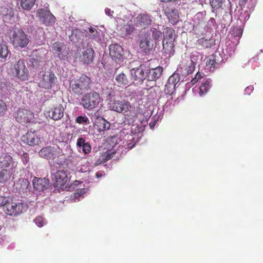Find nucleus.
Returning a JSON list of instances; mask_svg holds the SVG:
<instances>
[{
  "instance_id": "obj_1",
  "label": "nucleus",
  "mask_w": 263,
  "mask_h": 263,
  "mask_svg": "<svg viewBox=\"0 0 263 263\" xmlns=\"http://www.w3.org/2000/svg\"><path fill=\"white\" fill-rule=\"evenodd\" d=\"M91 84L90 78L85 74H82L79 78H74L70 81L69 88L73 93L80 96L90 89Z\"/></svg>"
},
{
  "instance_id": "obj_2",
  "label": "nucleus",
  "mask_w": 263,
  "mask_h": 263,
  "mask_svg": "<svg viewBox=\"0 0 263 263\" xmlns=\"http://www.w3.org/2000/svg\"><path fill=\"white\" fill-rule=\"evenodd\" d=\"M101 101L100 94L93 90L85 93L81 98L80 104L88 110L97 107Z\"/></svg>"
},
{
  "instance_id": "obj_3",
  "label": "nucleus",
  "mask_w": 263,
  "mask_h": 263,
  "mask_svg": "<svg viewBox=\"0 0 263 263\" xmlns=\"http://www.w3.org/2000/svg\"><path fill=\"white\" fill-rule=\"evenodd\" d=\"M57 78L52 71H44L40 73L39 78V86L45 89H51L57 83Z\"/></svg>"
},
{
  "instance_id": "obj_4",
  "label": "nucleus",
  "mask_w": 263,
  "mask_h": 263,
  "mask_svg": "<svg viewBox=\"0 0 263 263\" xmlns=\"http://www.w3.org/2000/svg\"><path fill=\"white\" fill-rule=\"evenodd\" d=\"M28 208V205L25 203L10 202L8 200L4 211L8 215L15 216L26 212Z\"/></svg>"
},
{
  "instance_id": "obj_5",
  "label": "nucleus",
  "mask_w": 263,
  "mask_h": 263,
  "mask_svg": "<svg viewBox=\"0 0 263 263\" xmlns=\"http://www.w3.org/2000/svg\"><path fill=\"white\" fill-rule=\"evenodd\" d=\"M11 39L14 47L24 48L29 42L28 35L22 29L15 30L12 34Z\"/></svg>"
},
{
  "instance_id": "obj_6",
  "label": "nucleus",
  "mask_w": 263,
  "mask_h": 263,
  "mask_svg": "<svg viewBox=\"0 0 263 263\" xmlns=\"http://www.w3.org/2000/svg\"><path fill=\"white\" fill-rule=\"evenodd\" d=\"M36 16L41 24L46 26H53L56 21L55 17L50 10L44 8H39L37 10Z\"/></svg>"
},
{
  "instance_id": "obj_7",
  "label": "nucleus",
  "mask_w": 263,
  "mask_h": 263,
  "mask_svg": "<svg viewBox=\"0 0 263 263\" xmlns=\"http://www.w3.org/2000/svg\"><path fill=\"white\" fill-rule=\"evenodd\" d=\"M34 119V114L29 109L19 108L16 112L15 119L22 125L32 123Z\"/></svg>"
},
{
  "instance_id": "obj_8",
  "label": "nucleus",
  "mask_w": 263,
  "mask_h": 263,
  "mask_svg": "<svg viewBox=\"0 0 263 263\" xmlns=\"http://www.w3.org/2000/svg\"><path fill=\"white\" fill-rule=\"evenodd\" d=\"M22 141L30 146L39 145L41 143V137L37 130H28L22 137Z\"/></svg>"
},
{
  "instance_id": "obj_9",
  "label": "nucleus",
  "mask_w": 263,
  "mask_h": 263,
  "mask_svg": "<svg viewBox=\"0 0 263 263\" xmlns=\"http://www.w3.org/2000/svg\"><path fill=\"white\" fill-rule=\"evenodd\" d=\"M13 73L21 80L25 81L28 79L29 72L23 60H19L14 65Z\"/></svg>"
},
{
  "instance_id": "obj_10",
  "label": "nucleus",
  "mask_w": 263,
  "mask_h": 263,
  "mask_svg": "<svg viewBox=\"0 0 263 263\" xmlns=\"http://www.w3.org/2000/svg\"><path fill=\"white\" fill-rule=\"evenodd\" d=\"M223 61L222 58L218 52H215L206 58V67L210 71H214Z\"/></svg>"
},
{
  "instance_id": "obj_11",
  "label": "nucleus",
  "mask_w": 263,
  "mask_h": 263,
  "mask_svg": "<svg viewBox=\"0 0 263 263\" xmlns=\"http://www.w3.org/2000/svg\"><path fill=\"white\" fill-rule=\"evenodd\" d=\"M133 70H134V74H133L134 79L133 83L135 85L142 84L144 80L147 78V71L145 70V66L141 65L138 68H133Z\"/></svg>"
},
{
  "instance_id": "obj_12",
  "label": "nucleus",
  "mask_w": 263,
  "mask_h": 263,
  "mask_svg": "<svg viewBox=\"0 0 263 263\" xmlns=\"http://www.w3.org/2000/svg\"><path fill=\"white\" fill-rule=\"evenodd\" d=\"M59 154V148L52 146L43 147L39 152V154L41 157L47 160L53 159Z\"/></svg>"
},
{
  "instance_id": "obj_13",
  "label": "nucleus",
  "mask_w": 263,
  "mask_h": 263,
  "mask_svg": "<svg viewBox=\"0 0 263 263\" xmlns=\"http://www.w3.org/2000/svg\"><path fill=\"white\" fill-rule=\"evenodd\" d=\"M95 127L100 135H104V132L110 129V123L102 117H97L95 122Z\"/></svg>"
},
{
  "instance_id": "obj_14",
  "label": "nucleus",
  "mask_w": 263,
  "mask_h": 263,
  "mask_svg": "<svg viewBox=\"0 0 263 263\" xmlns=\"http://www.w3.org/2000/svg\"><path fill=\"white\" fill-rule=\"evenodd\" d=\"M52 179L56 186H64L68 180L67 172L63 170L57 171L54 174Z\"/></svg>"
},
{
  "instance_id": "obj_15",
  "label": "nucleus",
  "mask_w": 263,
  "mask_h": 263,
  "mask_svg": "<svg viewBox=\"0 0 263 263\" xmlns=\"http://www.w3.org/2000/svg\"><path fill=\"white\" fill-rule=\"evenodd\" d=\"M152 20L151 16L147 14H140L136 18L135 24L142 28H146L151 25Z\"/></svg>"
},
{
  "instance_id": "obj_16",
  "label": "nucleus",
  "mask_w": 263,
  "mask_h": 263,
  "mask_svg": "<svg viewBox=\"0 0 263 263\" xmlns=\"http://www.w3.org/2000/svg\"><path fill=\"white\" fill-rule=\"evenodd\" d=\"M199 49L210 48L215 45V40L212 37H203L198 39L196 43Z\"/></svg>"
},
{
  "instance_id": "obj_17",
  "label": "nucleus",
  "mask_w": 263,
  "mask_h": 263,
  "mask_svg": "<svg viewBox=\"0 0 263 263\" xmlns=\"http://www.w3.org/2000/svg\"><path fill=\"white\" fill-rule=\"evenodd\" d=\"M95 51L91 47L84 49L82 54L80 56V60L84 64L88 65L91 63L94 59Z\"/></svg>"
},
{
  "instance_id": "obj_18",
  "label": "nucleus",
  "mask_w": 263,
  "mask_h": 263,
  "mask_svg": "<svg viewBox=\"0 0 263 263\" xmlns=\"http://www.w3.org/2000/svg\"><path fill=\"white\" fill-rule=\"evenodd\" d=\"M163 68L161 66H158L156 68L149 69L147 70V80L148 81L155 82L160 78L162 75Z\"/></svg>"
},
{
  "instance_id": "obj_19",
  "label": "nucleus",
  "mask_w": 263,
  "mask_h": 263,
  "mask_svg": "<svg viewBox=\"0 0 263 263\" xmlns=\"http://www.w3.org/2000/svg\"><path fill=\"white\" fill-rule=\"evenodd\" d=\"M66 46L64 43L55 42L53 44L52 50L60 60H64L66 58L67 51H65Z\"/></svg>"
},
{
  "instance_id": "obj_20",
  "label": "nucleus",
  "mask_w": 263,
  "mask_h": 263,
  "mask_svg": "<svg viewBox=\"0 0 263 263\" xmlns=\"http://www.w3.org/2000/svg\"><path fill=\"white\" fill-rule=\"evenodd\" d=\"M164 10L169 23L175 25L179 21V13L177 10L167 7L164 8Z\"/></svg>"
},
{
  "instance_id": "obj_21",
  "label": "nucleus",
  "mask_w": 263,
  "mask_h": 263,
  "mask_svg": "<svg viewBox=\"0 0 263 263\" xmlns=\"http://www.w3.org/2000/svg\"><path fill=\"white\" fill-rule=\"evenodd\" d=\"M130 106L129 103L124 101H114L111 103L110 107L112 110L119 112H126Z\"/></svg>"
},
{
  "instance_id": "obj_22",
  "label": "nucleus",
  "mask_w": 263,
  "mask_h": 263,
  "mask_svg": "<svg viewBox=\"0 0 263 263\" xmlns=\"http://www.w3.org/2000/svg\"><path fill=\"white\" fill-rule=\"evenodd\" d=\"M123 54L122 47L117 44H111L109 46V54L112 59L120 60Z\"/></svg>"
},
{
  "instance_id": "obj_23",
  "label": "nucleus",
  "mask_w": 263,
  "mask_h": 263,
  "mask_svg": "<svg viewBox=\"0 0 263 263\" xmlns=\"http://www.w3.org/2000/svg\"><path fill=\"white\" fill-rule=\"evenodd\" d=\"M64 108L62 104H59L49 112V116L54 120L61 119L64 116Z\"/></svg>"
},
{
  "instance_id": "obj_24",
  "label": "nucleus",
  "mask_w": 263,
  "mask_h": 263,
  "mask_svg": "<svg viewBox=\"0 0 263 263\" xmlns=\"http://www.w3.org/2000/svg\"><path fill=\"white\" fill-rule=\"evenodd\" d=\"M49 184V180L45 178H35L33 180V185L34 188L39 191H44L46 189Z\"/></svg>"
},
{
  "instance_id": "obj_25",
  "label": "nucleus",
  "mask_w": 263,
  "mask_h": 263,
  "mask_svg": "<svg viewBox=\"0 0 263 263\" xmlns=\"http://www.w3.org/2000/svg\"><path fill=\"white\" fill-rule=\"evenodd\" d=\"M163 35L164 41L174 42L176 39L175 30L171 27H166L163 31Z\"/></svg>"
},
{
  "instance_id": "obj_26",
  "label": "nucleus",
  "mask_w": 263,
  "mask_h": 263,
  "mask_svg": "<svg viewBox=\"0 0 263 263\" xmlns=\"http://www.w3.org/2000/svg\"><path fill=\"white\" fill-rule=\"evenodd\" d=\"M13 160L11 156L3 154L0 157V168L2 170L9 167L12 163Z\"/></svg>"
},
{
  "instance_id": "obj_27",
  "label": "nucleus",
  "mask_w": 263,
  "mask_h": 263,
  "mask_svg": "<svg viewBox=\"0 0 263 263\" xmlns=\"http://www.w3.org/2000/svg\"><path fill=\"white\" fill-rule=\"evenodd\" d=\"M211 80L207 79L203 80L201 83L200 87H199V95L200 96L204 95L209 91L211 87Z\"/></svg>"
},
{
  "instance_id": "obj_28",
  "label": "nucleus",
  "mask_w": 263,
  "mask_h": 263,
  "mask_svg": "<svg viewBox=\"0 0 263 263\" xmlns=\"http://www.w3.org/2000/svg\"><path fill=\"white\" fill-rule=\"evenodd\" d=\"M174 47V42L163 41V49L166 54H173L175 52Z\"/></svg>"
},
{
  "instance_id": "obj_29",
  "label": "nucleus",
  "mask_w": 263,
  "mask_h": 263,
  "mask_svg": "<svg viewBox=\"0 0 263 263\" xmlns=\"http://www.w3.org/2000/svg\"><path fill=\"white\" fill-rule=\"evenodd\" d=\"M20 6L24 10L29 11L34 6L36 0H18Z\"/></svg>"
},
{
  "instance_id": "obj_30",
  "label": "nucleus",
  "mask_w": 263,
  "mask_h": 263,
  "mask_svg": "<svg viewBox=\"0 0 263 263\" xmlns=\"http://www.w3.org/2000/svg\"><path fill=\"white\" fill-rule=\"evenodd\" d=\"M46 53V49L44 47H42L38 49L33 50L32 52V56L33 58H35L36 60H40L43 59Z\"/></svg>"
},
{
  "instance_id": "obj_31",
  "label": "nucleus",
  "mask_w": 263,
  "mask_h": 263,
  "mask_svg": "<svg viewBox=\"0 0 263 263\" xmlns=\"http://www.w3.org/2000/svg\"><path fill=\"white\" fill-rule=\"evenodd\" d=\"M224 0H210V4L212 7V12L216 14L217 10L222 7ZM216 16L217 14L215 15Z\"/></svg>"
},
{
  "instance_id": "obj_32",
  "label": "nucleus",
  "mask_w": 263,
  "mask_h": 263,
  "mask_svg": "<svg viewBox=\"0 0 263 263\" xmlns=\"http://www.w3.org/2000/svg\"><path fill=\"white\" fill-rule=\"evenodd\" d=\"M10 53L7 43L3 42L0 44V58L6 59Z\"/></svg>"
},
{
  "instance_id": "obj_33",
  "label": "nucleus",
  "mask_w": 263,
  "mask_h": 263,
  "mask_svg": "<svg viewBox=\"0 0 263 263\" xmlns=\"http://www.w3.org/2000/svg\"><path fill=\"white\" fill-rule=\"evenodd\" d=\"M11 174L6 169L2 170L0 172V182L5 183L9 181L11 178Z\"/></svg>"
},
{
  "instance_id": "obj_34",
  "label": "nucleus",
  "mask_w": 263,
  "mask_h": 263,
  "mask_svg": "<svg viewBox=\"0 0 263 263\" xmlns=\"http://www.w3.org/2000/svg\"><path fill=\"white\" fill-rule=\"evenodd\" d=\"M140 46L142 51L146 53L152 49V44L149 40L145 39L141 41Z\"/></svg>"
},
{
  "instance_id": "obj_35",
  "label": "nucleus",
  "mask_w": 263,
  "mask_h": 263,
  "mask_svg": "<svg viewBox=\"0 0 263 263\" xmlns=\"http://www.w3.org/2000/svg\"><path fill=\"white\" fill-rule=\"evenodd\" d=\"M116 80L118 83V85L120 86H126L128 84V80L123 73L118 74L116 77Z\"/></svg>"
},
{
  "instance_id": "obj_36",
  "label": "nucleus",
  "mask_w": 263,
  "mask_h": 263,
  "mask_svg": "<svg viewBox=\"0 0 263 263\" xmlns=\"http://www.w3.org/2000/svg\"><path fill=\"white\" fill-rule=\"evenodd\" d=\"M205 15V11L199 12L196 14L194 17V22L196 24V26L201 24L204 21Z\"/></svg>"
},
{
  "instance_id": "obj_37",
  "label": "nucleus",
  "mask_w": 263,
  "mask_h": 263,
  "mask_svg": "<svg viewBox=\"0 0 263 263\" xmlns=\"http://www.w3.org/2000/svg\"><path fill=\"white\" fill-rule=\"evenodd\" d=\"M16 185H19L20 186L18 187L22 191L24 192L27 190L29 185V182L27 179L21 178L18 180Z\"/></svg>"
},
{
  "instance_id": "obj_38",
  "label": "nucleus",
  "mask_w": 263,
  "mask_h": 263,
  "mask_svg": "<svg viewBox=\"0 0 263 263\" xmlns=\"http://www.w3.org/2000/svg\"><path fill=\"white\" fill-rule=\"evenodd\" d=\"M184 70L186 71L187 74L192 73L195 69V63L192 60L188 61L186 65L183 67Z\"/></svg>"
},
{
  "instance_id": "obj_39",
  "label": "nucleus",
  "mask_w": 263,
  "mask_h": 263,
  "mask_svg": "<svg viewBox=\"0 0 263 263\" xmlns=\"http://www.w3.org/2000/svg\"><path fill=\"white\" fill-rule=\"evenodd\" d=\"M176 86L172 83H169L167 81L164 88V92L165 94L168 95H172L175 90Z\"/></svg>"
},
{
  "instance_id": "obj_40",
  "label": "nucleus",
  "mask_w": 263,
  "mask_h": 263,
  "mask_svg": "<svg viewBox=\"0 0 263 263\" xmlns=\"http://www.w3.org/2000/svg\"><path fill=\"white\" fill-rule=\"evenodd\" d=\"M152 33V37L158 41H160L162 38V33L161 31L156 28H153L151 29Z\"/></svg>"
},
{
  "instance_id": "obj_41",
  "label": "nucleus",
  "mask_w": 263,
  "mask_h": 263,
  "mask_svg": "<svg viewBox=\"0 0 263 263\" xmlns=\"http://www.w3.org/2000/svg\"><path fill=\"white\" fill-rule=\"evenodd\" d=\"M167 81L169 83H172V84H174L176 86V85L180 81V77L177 73H174L172 76H171Z\"/></svg>"
},
{
  "instance_id": "obj_42",
  "label": "nucleus",
  "mask_w": 263,
  "mask_h": 263,
  "mask_svg": "<svg viewBox=\"0 0 263 263\" xmlns=\"http://www.w3.org/2000/svg\"><path fill=\"white\" fill-rule=\"evenodd\" d=\"M242 33L243 30L240 27H234L232 30V34L236 37H240Z\"/></svg>"
},
{
  "instance_id": "obj_43",
  "label": "nucleus",
  "mask_w": 263,
  "mask_h": 263,
  "mask_svg": "<svg viewBox=\"0 0 263 263\" xmlns=\"http://www.w3.org/2000/svg\"><path fill=\"white\" fill-rule=\"evenodd\" d=\"M76 121L79 124H84L85 125L89 124V120L86 116H80L76 118Z\"/></svg>"
},
{
  "instance_id": "obj_44",
  "label": "nucleus",
  "mask_w": 263,
  "mask_h": 263,
  "mask_svg": "<svg viewBox=\"0 0 263 263\" xmlns=\"http://www.w3.org/2000/svg\"><path fill=\"white\" fill-rule=\"evenodd\" d=\"M86 143V142L85 141V139L83 137L79 138L77 139V146L78 147L79 151L80 149H82L83 151Z\"/></svg>"
},
{
  "instance_id": "obj_45",
  "label": "nucleus",
  "mask_w": 263,
  "mask_h": 263,
  "mask_svg": "<svg viewBox=\"0 0 263 263\" xmlns=\"http://www.w3.org/2000/svg\"><path fill=\"white\" fill-rule=\"evenodd\" d=\"M7 110L6 103L2 100H0V117L3 116Z\"/></svg>"
},
{
  "instance_id": "obj_46",
  "label": "nucleus",
  "mask_w": 263,
  "mask_h": 263,
  "mask_svg": "<svg viewBox=\"0 0 263 263\" xmlns=\"http://www.w3.org/2000/svg\"><path fill=\"white\" fill-rule=\"evenodd\" d=\"M34 222L39 227H42L45 223V220L42 216H37L34 219Z\"/></svg>"
},
{
  "instance_id": "obj_47",
  "label": "nucleus",
  "mask_w": 263,
  "mask_h": 263,
  "mask_svg": "<svg viewBox=\"0 0 263 263\" xmlns=\"http://www.w3.org/2000/svg\"><path fill=\"white\" fill-rule=\"evenodd\" d=\"M106 140L110 143V144H111L113 145H116L117 144V142H118V135H114L112 136L110 135L107 138Z\"/></svg>"
},
{
  "instance_id": "obj_48",
  "label": "nucleus",
  "mask_w": 263,
  "mask_h": 263,
  "mask_svg": "<svg viewBox=\"0 0 263 263\" xmlns=\"http://www.w3.org/2000/svg\"><path fill=\"white\" fill-rule=\"evenodd\" d=\"M217 27V24L214 18L211 17L208 22V28L212 29Z\"/></svg>"
},
{
  "instance_id": "obj_49",
  "label": "nucleus",
  "mask_w": 263,
  "mask_h": 263,
  "mask_svg": "<svg viewBox=\"0 0 263 263\" xmlns=\"http://www.w3.org/2000/svg\"><path fill=\"white\" fill-rule=\"evenodd\" d=\"M91 146L89 142H86L83 149V153L85 154H88L91 152Z\"/></svg>"
},
{
  "instance_id": "obj_50",
  "label": "nucleus",
  "mask_w": 263,
  "mask_h": 263,
  "mask_svg": "<svg viewBox=\"0 0 263 263\" xmlns=\"http://www.w3.org/2000/svg\"><path fill=\"white\" fill-rule=\"evenodd\" d=\"M132 27H130V25H128V26H124L123 27V29H122V31H125V35H130L132 33Z\"/></svg>"
},
{
  "instance_id": "obj_51",
  "label": "nucleus",
  "mask_w": 263,
  "mask_h": 263,
  "mask_svg": "<svg viewBox=\"0 0 263 263\" xmlns=\"http://www.w3.org/2000/svg\"><path fill=\"white\" fill-rule=\"evenodd\" d=\"M115 154V152L108 153H104L103 154V156H104V158H105L106 161L111 159L114 156Z\"/></svg>"
},
{
  "instance_id": "obj_52",
  "label": "nucleus",
  "mask_w": 263,
  "mask_h": 263,
  "mask_svg": "<svg viewBox=\"0 0 263 263\" xmlns=\"http://www.w3.org/2000/svg\"><path fill=\"white\" fill-rule=\"evenodd\" d=\"M106 162L105 160V158H104V156H103V154L101 155L99 158L97 160L95 163V165H98L101 163H104Z\"/></svg>"
},
{
  "instance_id": "obj_53",
  "label": "nucleus",
  "mask_w": 263,
  "mask_h": 263,
  "mask_svg": "<svg viewBox=\"0 0 263 263\" xmlns=\"http://www.w3.org/2000/svg\"><path fill=\"white\" fill-rule=\"evenodd\" d=\"M158 119V117L156 116H154L152 118L153 121H151L149 123V126H150L151 128L152 129V128H154V127L157 123V120Z\"/></svg>"
},
{
  "instance_id": "obj_54",
  "label": "nucleus",
  "mask_w": 263,
  "mask_h": 263,
  "mask_svg": "<svg viewBox=\"0 0 263 263\" xmlns=\"http://www.w3.org/2000/svg\"><path fill=\"white\" fill-rule=\"evenodd\" d=\"M8 200L6 197L0 196V207L2 206H6V204L8 203Z\"/></svg>"
},
{
  "instance_id": "obj_55",
  "label": "nucleus",
  "mask_w": 263,
  "mask_h": 263,
  "mask_svg": "<svg viewBox=\"0 0 263 263\" xmlns=\"http://www.w3.org/2000/svg\"><path fill=\"white\" fill-rule=\"evenodd\" d=\"M254 90V87L253 86L250 85L246 87L245 90V93L247 95H250Z\"/></svg>"
},
{
  "instance_id": "obj_56",
  "label": "nucleus",
  "mask_w": 263,
  "mask_h": 263,
  "mask_svg": "<svg viewBox=\"0 0 263 263\" xmlns=\"http://www.w3.org/2000/svg\"><path fill=\"white\" fill-rule=\"evenodd\" d=\"M105 13L109 16H112V14L114 13V11L111 10L109 8H106L105 9Z\"/></svg>"
},
{
  "instance_id": "obj_57",
  "label": "nucleus",
  "mask_w": 263,
  "mask_h": 263,
  "mask_svg": "<svg viewBox=\"0 0 263 263\" xmlns=\"http://www.w3.org/2000/svg\"><path fill=\"white\" fill-rule=\"evenodd\" d=\"M92 37L93 39H97L99 37V32L97 31H96L93 33L92 34Z\"/></svg>"
},
{
  "instance_id": "obj_58",
  "label": "nucleus",
  "mask_w": 263,
  "mask_h": 263,
  "mask_svg": "<svg viewBox=\"0 0 263 263\" xmlns=\"http://www.w3.org/2000/svg\"><path fill=\"white\" fill-rule=\"evenodd\" d=\"M195 77L197 78V80H199L203 78L202 74L200 72H197Z\"/></svg>"
},
{
  "instance_id": "obj_59",
  "label": "nucleus",
  "mask_w": 263,
  "mask_h": 263,
  "mask_svg": "<svg viewBox=\"0 0 263 263\" xmlns=\"http://www.w3.org/2000/svg\"><path fill=\"white\" fill-rule=\"evenodd\" d=\"M197 78H196L195 77L191 80V82L192 83V84L193 85H194L198 81V80H197Z\"/></svg>"
},
{
  "instance_id": "obj_60",
  "label": "nucleus",
  "mask_w": 263,
  "mask_h": 263,
  "mask_svg": "<svg viewBox=\"0 0 263 263\" xmlns=\"http://www.w3.org/2000/svg\"><path fill=\"white\" fill-rule=\"evenodd\" d=\"M96 31H97V30L95 28L92 27L89 28V32L91 34L93 33V32H95Z\"/></svg>"
},
{
  "instance_id": "obj_61",
  "label": "nucleus",
  "mask_w": 263,
  "mask_h": 263,
  "mask_svg": "<svg viewBox=\"0 0 263 263\" xmlns=\"http://www.w3.org/2000/svg\"><path fill=\"white\" fill-rule=\"evenodd\" d=\"M161 2H164V3H168L171 2H175L177 0H160Z\"/></svg>"
},
{
  "instance_id": "obj_62",
  "label": "nucleus",
  "mask_w": 263,
  "mask_h": 263,
  "mask_svg": "<svg viewBox=\"0 0 263 263\" xmlns=\"http://www.w3.org/2000/svg\"><path fill=\"white\" fill-rule=\"evenodd\" d=\"M101 176V174L99 175V172H97V173H96V176H97L98 178H99Z\"/></svg>"
},
{
  "instance_id": "obj_63",
  "label": "nucleus",
  "mask_w": 263,
  "mask_h": 263,
  "mask_svg": "<svg viewBox=\"0 0 263 263\" xmlns=\"http://www.w3.org/2000/svg\"><path fill=\"white\" fill-rule=\"evenodd\" d=\"M128 148L129 149H132V146L130 145V144H128Z\"/></svg>"
},
{
  "instance_id": "obj_64",
  "label": "nucleus",
  "mask_w": 263,
  "mask_h": 263,
  "mask_svg": "<svg viewBox=\"0 0 263 263\" xmlns=\"http://www.w3.org/2000/svg\"><path fill=\"white\" fill-rule=\"evenodd\" d=\"M73 37V35L72 34V35L71 36L70 38H72ZM71 40L72 41H73V39H71Z\"/></svg>"
}]
</instances>
